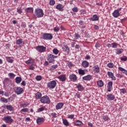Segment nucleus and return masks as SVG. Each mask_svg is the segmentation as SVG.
I'll list each match as a JSON object with an SVG mask.
<instances>
[{
  "label": "nucleus",
  "instance_id": "f257e3e1",
  "mask_svg": "<svg viewBox=\"0 0 127 127\" xmlns=\"http://www.w3.org/2000/svg\"><path fill=\"white\" fill-rule=\"evenodd\" d=\"M35 13L38 18L43 17V15H44V12H43V10L41 8H37L35 10Z\"/></svg>",
  "mask_w": 127,
  "mask_h": 127
},
{
  "label": "nucleus",
  "instance_id": "f03ea898",
  "mask_svg": "<svg viewBox=\"0 0 127 127\" xmlns=\"http://www.w3.org/2000/svg\"><path fill=\"white\" fill-rule=\"evenodd\" d=\"M40 102L42 103V104H50V99L47 95H45L41 98Z\"/></svg>",
  "mask_w": 127,
  "mask_h": 127
},
{
  "label": "nucleus",
  "instance_id": "7ed1b4c3",
  "mask_svg": "<svg viewBox=\"0 0 127 127\" xmlns=\"http://www.w3.org/2000/svg\"><path fill=\"white\" fill-rule=\"evenodd\" d=\"M57 85V82L55 80H52L48 83L47 86L49 89H54Z\"/></svg>",
  "mask_w": 127,
  "mask_h": 127
},
{
  "label": "nucleus",
  "instance_id": "20e7f679",
  "mask_svg": "<svg viewBox=\"0 0 127 127\" xmlns=\"http://www.w3.org/2000/svg\"><path fill=\"white\" fill-rule=\"evenodd\" d=\"M55 58H57V56H55L52 54H49L47 59L49 63H53L55 61Z\"/></svg>",
  "mask_w": 127,
  "mask_h": 127
},
{
  "label": "nucleus",
  "instance_id": "39448f33",
  "mask_svg": "<svg viewBox=\"0 0 127 127\" xmlns=\"http://www.w3.org/2000/svg\"><path fill=\"white\" fill-rule=\"evenodd\" d=\"M14 91L17 95H21L23 93V88L20 87H15Z\"/></svg>",
  "mask_w": 127,
  "mask_h": 127
},
{
  "label": "nucleus",
  "instance_id": "423d86ee",
  "mask_svg": "<svg viewBox=\"0 0 127 127\" xmlns=\"http://www.w3.org/2000/svg\"><path fill=\"white\" fill-rule=\"evenodd\" d=\"M37 51L39 52V53H42L46 51V47L44 46H38L36 47Z\"/></svg>",
  "mask_w": 127,
  "mask_h": 127
},
{
  "label": "nucleus",
  "instance_id": "0eeeda50",
  "mask_svg": "<svg viewBox=\"0 0 127 127\" xmlns=\"http://www.w3.org/2000/svg\"><path fill=\"white\" fill-rule=\"evenodd\" d=\"M121 9L122 8H120L114 11V12L112 13V15L114 16V17L117 18L119 17V16H121V13H120V11H121Z\"/></svg>",
  "mask_w": 127,
  "mask_h": 127
},
{
  "label": "nucleus",
  "instance_id": "6e6552de",
  "mask_svg": "<svg viewBox=\"0 0 127 127\" xmlns=\"http://www.w3.org/2000/svg\"><path fill=\"white\" fill-rule=\"evenodd\" d=\"M43 38L44 40H51L53 38V36L51 34L45 33L43 36Z\"/></svg>",
  "mask_w": 127,
  "mask_h": 127
},
{
  "label": "nucleus",
  "instance_id": "1a4fd4ad",
  "mask_svg": "<svg viewBox=\"0 0 127 127\" xmlns=\"http://www.w3.org/2000/svg\"><path fill=\"white\" fill-rule=\"evenodd\" d=\"M3 121L5 122L7 124H11L13 122V120L11 119L10 116H6L3 118Z\"/></svg>",
  "mask_w": 127,
  "mask_h": 127
},
{
  "label": "nucleus",
  "instance_id": "9d476101",
  "mask_svg": "<svg viewBox=\"0 0 127 127\" xmlns=\"http://www.w3.org/2000/svg\"><path fill=\"white\" fill-rule=\"evenodd\" d=\"M69 79L72 82H76L77 81V75L74 74H69Z\"/></svg>",
  "mask_w": 127,
  "mask_h": 127
},
{
  "label": "nucleus",
  "instance_id": "9b49d317",
  "mask_svg": "<svg viewBox=\"0 0 127 127\" xmlns=\"http://www.w3.org/2000/svg\"><path fill=\"white\" fill-rule=\"evenodd\" d=\"M56 8L60 10V11H63L64 10V6L61 4H58L56 6Z\"/></svg>",
  "mask_w": 127,
  "mask_h": 127
},
{
  "label": "nucleus",
  "instance_id": "f8f14e48",
  "mask_svg": "<svg viewBox=\"0 0 127 127\" xmlns=\"http://www.w3.org/2000/svg\"><path fill=\"white\" fill-rule=\"evenodd\" d=\"M36 122L37 125H41L42 123L44 122V119L43 118L39 117L38 119H37Z\"/></svg>",
  "mask_w": 127,
  "mask_h": 127
},
{
  "label": "nucleus",
  "instance_id": "ddd939ff",
  "mask_svg": "<svg viewBox=\"0 0 127 127\" xmlns=\"http://www.w3.org/2000/svg\"><path fill=\"white\" fill-rule=\"evenodd\" d=\"M108 101H114L115 100V95L110 94L107 95Z\"/></svg>",
  "mask_w": 127,
  "mask_h": 127
},
{
  "label": "nucleus",
  "instance_id": "4468645a",
  "mask_svg": "<svg viewBox=\"0 0 127 127\" xmlns=\"http://www.w3.org/2000/svg\"><path fill=\"white\" fill-rule=\"evenodd\" d=\"M63 106H64V104L63 103L60 102L56 106V110H60L63 108Z\"/></svg>",
  "mask_w": 127,
  "mask_h": 127
},
{
  "label": "nucleus",
  "instance_id": "2eb2a0df",
  "mask_svg": "<svg viewBox=\"0 0 127 127\" xmlns=\"http://www.w3.org/2000/svg\"><path fill=\"white\" fill-rule=\"evenodd\" d=\"M82 79L84 80V81H90V80L92 79V75H91V74H88L86 76H83Z\"/></svg>",
  "mask_w": 127,
  "mask_h": 127
},
{
  "label": "nucleus",
  "instance_id": "dca6fc26",
  "mask_svg": "<svg viewBox=\"0 0 127 127\" xmlns=\"http://www.w3.org/2000/svg\"><path fill=\"white\" fill-rule=\"evenodd\" d=\"M59 79L60 81H62V82H64V81H66V75L62 74L59 76Z\"/></svg>",
  "mask_w": 127,
  "mask_h": 127
},
{
  "label": "nucleus",
  "instance_id": "f3484780",
  "mask_svg": "<svg viewBox=\"0 0 127 127\" xmlns=\"http://www.w3.org/2000/svg\"><path fill=\"white\" fill-rule=\"evenodd\" d=\"M107 74L108 75L109 77H110V78L112 79V80H116V77L114 76V73H113V72L111 71H108Z\"/></svg>",
  "mask_w": 127,
  "mask_h": 127
},
{
  "label": "nucleus",
  "instance_id": "a211bd4d",
  "mask_svg": "<svg viewBox=\"0 0 127 127\" xmlns=\"http://www.w3.org/2000/svg\"><path fill=\"white\" fill-rule=\"evenodd\" d=\"M90 19H91V20H92V21H97L99 20V17L98 16V15L94 14L90 18Z\"/></svg>",
  "mask_w": 127,
  "mask_h": 127
},
{
  "label": "nucleus",
  "instance_id": "6ab92c4d",
  "mask_svg": "<svg viewBox=\"0 0 127 127\" xmlns=\"http://www.w3.org/2000/svg\"><path fill=\"white\" fill-rule=\"evenodd\" d=\"M41 97H42V94H41V93L38 92L35 94V97L36 100L41 99Z\"/></svg>",
  "mask_w": 127,
  "mask_h": 127
},
{
  "label": "nucleus",
  "instance_id": "aec40b11",
  "mask_svg": "<svg viewBox=\"0 0 127 127\" xmlns=\"http://www.w3.org/2000/svg\"><path fill=\"white\" fill-rule=\"evenodd\" d=\"M82 65L84 68H87V67H89V62L84 61L82 63Z\"/></svg>",
  "mask_w": 127,
  "mask_h": 127
},
{
  "label": "nucleus",
  "instance_id": "412c9836",
  "mask_svg": "<svg viewBox=\"0 0 127 127\" xmlns=\"http://www.w3.org/2000/svg\"><path fill=\"white\" fill-rule=\"evenodd\" d=\"M22 80V79L21 78V77L19 76L16 77L15 79V82L17 84H19V83H20V82H21Z\"/></svg>",
  "mask_w": 127,
  "mask_h": 127
},
{
  "label": "nucleus",
  "instance_id": "4be33fe9",
  "mask_svg": "<svg viewBox=\"0 0 127 127\" xmlns=\"http://www.w3.org/2000/svg\"><path fill=\"white\" fill-rule=\"evenodd\" d=\"M6 109H7L8 111H10V112H12V111L14 110L13 107H12V106H11V105L6 106Z\"/></svg>",
  "mask_w": 127,
  "mask_h": 127
},
{
  "label": "nucleus",
  "instance_id": "5701e85b",
  "mask_svg": "<svg viewBox=\"0 0 127 127\" xmlns=\"http://www.w3.org/2000/svg\"><path fill=\"white\" fill-rule=\"evenodd\" d=\"M115 50L116 51V54H118V55H120V54H122V52H124V50L123 49H117Z\"/></svg>",
  "mask_w": 127,
  "mask_h": 127
},
{
  "label": "nucleus",
  "instance_id": "b1692460",
  "mask_svg": "<svg viewBox=\"0 0 127 127\" xmlns=\"http://www.w3.org/2000/svg\"><path fill=\"white\" fill-rule=\"evenodd\" d=\"M119 70L120 71H121V72H123L124 74L127 75V70H126L125 68L122 67H119Z\"/></svg>",
  "mask_w": 127,
  "mask_h": 127
},
{
  "label": "nucleus",
  "instance_id": "393cba45",
  "mask_svg": "<svg viewBox=\"0 0 127 127\" xmlns=\"http://www.w3.org/2000/svg\"><path fill=\"white\" fill-rule=\"evenodd\" d=\"M76 88H77L78 91H84V87L81 84L77 85Z\"/></svg>",
  "mask_w": 127,
  "mask_h": 127
},
{
  "label": "nucleus",
  "instance_id": "a878e982",
  "mask_svg": "<svg viewBox=\"0 0 127 127\" xmlns=\"http://www.w3.org/2000/svg\"><path fill=\"white\" fill-rule=\"evenodd\" d=\"M94 68L95 73H100V67H99V65H95Z\"/></svg>",
  "mask_w": 127,
  "mask_h": 127
},
{
  "label": "nucleus",
  "instance_id": "bb28decb",
  "mask_svg": "<svg viewBox=\"0 0 127 127\" xmlns=\"http://www.w3.org/2000/svg\"><path fill=\"white\" fill-rule=\"evenodd\" d=\"M23 42V40L22 39H19L16 41V44L17 45H20Z\"/></svg>",
  "mask_w": 127,
  "mask_h": 127
},
{
  "label": "nucleus",
  "instance_id": "cd10ccee",
  "mask_svg": "<svg viewBox=\"0 0 127 127\" xmlns=\"http://www.w3.org/2000/svg\"><path fill=\"white\" fill-rule=\"evenodd\" d=\"M26 64H31V65H33L34 64V62L32 60H28L25 62Z\"/></svg>",
  "mask_w": 127,
  "mask_h": 127
},
{
  "label": "nucleus",
  "instance_id": "c85d7f7f",
  "mask_svg": "<svg viewBox=\"0 0 127 127\" xmlns=\"http://www.w3.org/2000/svg\"><path fill=\"white\" fill-rule=\"evenodd\" d=\"M0 102H2V103H5L6 104L8 101L7 100V99L5 98L4 97H1L0 99Z\"/></svg>",
  "mask_w": 127,
  "mask_h": 127
},
{
  "label": "nucleus",
  "instance_id": "c756f323",
  "mask_svg": "<svg viewBox=\"0 0 127 127\" xmlns=\"http://www.w3.org/2000/svg\"><path fill=\"white\" fill-rule=\"evenodd\" d=\"M103 120H104V122H108L109 121H110V118H109V116H104L103 117Z\"/></svg>",
  "mask_w": 127,
  "mask_h": 127
},
{
  "label": "nucleus",
  "instance_id": "7c9ffc66",
  "mask_svg": "<svg viewBox=\"0 0 127 127\" xmlns=\"http://www.w3.org/2000/svg\"><path fill=\"white\" fill-rule=\"evenodd\" d=\"M107 88L109 89H113V82L109 81L107 84Z\"/></svg>",
  "mask_w": 127,
  "mask_h": 127
},
{
  "label": "nucleus",
  "instance_id": "2f4dec72",
  "mask_svg": "<svg viewBox=\"0 0 127 127\" xmlns=\"http://www.w3.org/2000/svg\"><path fill=\"white\" fill-rule=\"evenodd\" d=\"M120 45V44L117 43H113L112 44V48L117 49L118 48V46Z\"/></svg>",
  "mask_w": 127,
  "mask_h": 127
},
{
  "label": "nucleus",
  "instance_id": "473e14b6",
  "mask_svg": "<svg viewBox=\"0 0 127 127\" xmlns=\"http://www.w3.org/2000/svg\"><path fill=\"white\" fill-rule=\"evenodd\" d=\"M63 123L64 126H66V127H68L69 126V122H68V121L66 119H63Z\"/></svg>",
  "mask_w": 127,
  "mask_h": 127
},
{
  "label": "nucleus",
  "instance_id": "72a5a7b5",
  "mask_svg": "<svg viewBox=\"0 0 127 127\" xmlns=\"http://www.w3.org/2000/svg\"><path fill=\"white\" fill-rule=\"evenodd\" d=\"M97 84L99 87H103L104 86V82L102 80H99L97 82Z\"/></svg>",
  "mask_w": 127,
  "mask_h": 127
},
{
  "label": "nucleus",
  "instance_id": "f704fd0d",
  "mask_svg": "<svg viewBox=\"0 0 127 127\" xmlns=\"http://www.w3.org/2000/svg\"><path fill=\"white\" fill-rule=\"evenodd\" d=\"M74 124L75 126H78V127H80V126H82V122L79 120H77Z\"/></svg>",
  "mask_w": 127,
  "mask_h": 127
},
{
  "label": "nucleus",
  "instance_id": "c9c22d12",
  "mask_svg": "<svg viewBox=\"0 0 127 127\" xmlns=\"http://www.w3.org/2000/svg\"><path fill=\"white\" fill-rule=\"evenodd\" d=\"M63 50L64 52H68V51H69V48L67 46H64V47L63 48Z\"/></svg>",
  "mask_w": 127,
  "mask_h": 127
},
{
  "label": "nucleus",
  "instance_id": "e433bc0d",
  "mask_svg": "<svg viewBox=\"0 0 127 127\" xmlns=\"http://www.w3.org/2000/svg\"><path fill=\"white\" fill-rule=\"evenodd\" d=\"M45 110V107H41L37 110V113H40L41 112H43V111H44Z\"/></svg>",
  "mask_w": 127,
  "mask_h": 127
},
{
  "label": "nucleus",
  "instance_id": "4c0bfd02",
  "mask_svg": "<svg viewBox=\"0 0 127 127\" xmlns=\"http://www.w3.org/2000/svg\"><path fill=\"white\" fill-rule=\"evenodd\" d=\"M26 10L27 12H33V7H28Z\"/></svg>",
  "mask_w": 127,
  "mask_h": 127
},
{
  "label": "nucleus",
  "instance_id": "58836bf2",
  "mask_svg": "<svg viewBox=\"0 0 127 127\" xmlns=\"http://www.w3.org/2000/svg\"><path fill=\"white\" fill-rule=\"evenodd\" d=\"M8 76H9L10 79H13L15 77V74L12 73H9L8 74Z\"/></svg>",
  "mask_w": 127,
  "mask_h": 127
},
{
  "label": "nucleus",
  "instance_id": "ea45409f",
  "mask_svg": "<svg viewBox=\"0 0 127 127\" xmlns=\"http://www.w3.org/2000/svg\"><path fill=\"white\" fill-rule=\"evenodd\" d=\"M29 109L28 108H23L21 110V113H28Z\"/></svg>",
  "mask_w": 127,
  "mask_h": 127
},
{
  "label": "nucleus",
  "instance_id": "a19ab883",
  "mask_svg": "<svg viewBox=\"0 0 127 127\" xmlns=\"http://www.w3.org/2000/svg\"><path fill=\"white\" fill-rule=\"evenodd\" d=\"M78 74H79V75H85V70L83 69H79L78 70Z\"/></svg>",
  "mask_w": 127,
  "mask_h": 127
},
{
  "label": "nucleus",
  "instance_id": "79ce46f5",
  "mask_svg": "<svg viewBox=\"0 0 127 127\" xmlns=\"http://www.w3.org/2000/svg\"><path fill=\"white\" fill-rule=\"evenodd\" d=\"M28 106V103H22L20 105V108H26Z\"/></svg>",
  "mask_w": 127,
  "mask_h": 127
},
{
  "label": "nucleus",
  "instance_id": "37998d69",
  "mask_svg": "<svg viewBox=\"0 0 127 127\" xmlns=\"http://www.w3.org/2000/svg\"><path fill=\"white\" fill-rule=\"evenodd\" d=\"M6 59L7 61V62H8L9 63H12V62H13V60H12V59H10V57H6Z\"/></svg>",
  "mask_w": 127,
  "mask_h": 127
},
{
  "label": "nucleus",
  "instance_id": "c03bdc74",
  "mask_svg": "<svg viewBox=\"0 0 127 127\" xmlns=\"http://www.w3.org/2000/svg\"><path fill=\"white\" fill-rule=\"evenodd\" d=\"M17 12L19 14H21V13H22V9H21V7H18L17 8Z\"/></svg>",
  "mask_w": 127,
  "mask_h": 127
},
{
  "label": "nucleus",
  "instance_id": "a18cd8bd",
  "mask_svg": "<svg viewBox=\"0 0 127 127\" xmlns=\"http://www.w3.org/2000/svg\"><path fill=\"white\" fill-rule=\"evenodd\" d=\"M120 91L121 93H122V94L127 93V89H126L125 88L120 89Z\"/></svg>",
  "mask_w": 127,
  "mask_h": 127
},
{
  "label": "nucleus",
  "instance_id": "49530a36",
  "mask_svg": "<svg viewBox=\"0 0 127 127\" xmlns=\"http://www.w3.org/2000/svg\"><path fill=\"white\" fill-rule=\"evenodd\" d=\"M53 52L55 54V55H57V54L59 53V50H58L57 49H54L53 50Z\"/></svg>",
  "mask_w": 127,
  "mask_h": 127
},
{
  "label": "nucleus",
  "instance_id": "de8ad7c7",
  "mask_svg": "<svg viewBox=\"0 0 127 127\" xmlns=\"http://www.w3.org/2000/svg\"><path fill=\"white\" fill-rule=\"evenodd\" d=\"M107 66L109 68H113L114 64H113V63H110L107 64Z\"/></svg>",
  "mask_w": 127,
  "mask_h": 127
},
{
  "label": "nucleus",
  "instance_id": "09e8293b",
  "mask_svg": "<svg viewBox=\"0 0 127 127\" xmlns=\"http://www.w3.org/2000/svg\"><path fill=\"white\" fill-rule=\"evenodd\" d=\"M80 35H79L78 34L75 33L74 35V39L75 40H77V39H78V38H80Z\"/></svg>",
  "mask_w": 127,
  "mask_h": 127
},
{
  "label": "nucleus",
  "instance_id": "8fccbe9b",
  "mask_svg": "<svg viewBox=\"0 0 127 127\" xmlns=\"http://www.w3.org/2000/svg\"><path fill=\"white\" fill-rule=\"evenodd\" d=\"M55 4V0H50V5H54Z\"/></svg>",
  "mask_w": 127,
  "mask_h": 127
},
{
  "label": "nucleus",
  "instance_id": "3c124183",
  "mask_svg": "<svg viewBox=\"0 0 127 127\" xmlns=\"http://www.w3.org/2000/svg\"><path fill=\"white\" fill-rule=\"evenodd\" d=\"M36 79L37 81H40V80H42V77L41 76H40V75H38L36 77Z\"/></svg>",
  "mask_w": 127,
  "mask_h": 127
},
{
  "label": "nucleus",
  "instance_id": "603ef678",
  "mask_svg": "<svg viewBox=\"0 0 127 127\" xmlns=\"http://www.w3.org/2000/svg\"><path fill=\"white\" fill-rule=\"evenodd\" d=\"M51 116L53 117V118H57L58 115L56 114V113H52L51 114Z\"/></svg>",
  "mask_w": 127,
  "mask_h": 127
},
{
  "label": "nucleus",
  "instance_id": "864d4df0",
  "mask_svg": "<svg viewBox=\"0 0 127 127\" xmlns=\"http://www.w3.org/2000/svg\"><path fill=\"white\" fill-rule=\"evenodd\" d=\"M72 10L73 12H78V8L77 7H74L72 8Z\"/></svg>",
  "mask_w": 127,
  "mask_h": 127
},
{
  "label": "nucleus",
  "instance_id": "5fc2aeb1",
  "mask_svg": "<svg viewBox=\"0 0 127 127\" xmlns=\"http://www.w3.org/2000/svg\"><path fill=\"white\" fill-rule=\"evenodd\" d=\"M75 97H77L78 99H80V98H81V94H80L79 92H77L75 94Z\"/></svg>",
  "mask_w": 127,
  "mask_h": 127
},
{
  "label": "nucleus",
  "instance_id": "6e6d98bb",
  "mask_svg": "<svg viewBox=\"0 0 127 127\" xmlns=\"http://www.w3.org/2000/svg\"><path fill=\"white\" fill-rule=\"evenodd\" d=\"M54 30L55 32H58L60 30V29L58 27H56L54 28Z\"/></svg>",
  "mask_w": 127,
  "mask_h": 127
},
{
  "label": "nucleus",
  "instance_id": "4d7b16f0",
  "mask_svg": "<svg viewBox=\"0 0 127 127\" xmlns=\"http://www.w3.org/2000/svg\"><path fill=\"white\" fill-rule=\"evenodd\" d=\"M68 118L70 119V120H72V119H74V115L71 114V115H68Z\"/></svg>",
  "mask_w": 127,
  "mask_h": 127
},
{
  "label": "nucleus",
  "instance_id": "13d9d810",
  "mask_svg": "<svg viewBox=\"0 0 127 127\" xmlns=\"http://www.w3.org/2000/svg\"><path fill=\"white\" fill-rule=\"evenodd\" d=\"M121 60L122 61H126L127 60V57H125L124 58H121Z\"/></svg>",
  "mask_w": 127,
  "mask_h": 127
},
{
  "label": "nucleus",
  "instance_id": "bf43d9fd",
  "mask_svg": "<svg viewBox=\"0 0 127 127\" xmlns=\"http://www.w3.org/2000/svg\"><path fill=\"white\" fill-rule=\"evenodd\" d=\"M21 27H23L24 28H25V27H26V24H25V22H22V23Z\"/></svg>",
  "mask_w": 127,
  "mask_h": 127
},
{
  "label": "nucleus",
  "instance_id": "052dcab7",
  "mask_svg": "<svg viewBox=\"0 0 127 127\" xmlns=\"http://www.w3.org/2000/svg\"><path fill=\"white\" fill-rule=\"evenodd\" d=\"M85 59H86V60H90V59H91V57H90V56L89 55H87L85 57Z\"/></svg>",
  "mask_w": 127,
  "mask_h": 127
},
{
  "label": "nucleus",
  "instance_id": "680f3d73",
  "mask_svg": "<svg viewBox=\"0 0 127 127\" xmlns=\"http://www.w3.org/2000/svg\"><path fill=\"white\" fill-rule=\"evenodd\" d=\"M4 94V92L1 90V89H0V95H2V96H3Z\"/></svg>",
  "mask_w": 127,
  "mask_h": 127
},
{
  "label": "nucleus",
  "instance_id": "e2e57ef3",
  "mask_svg": "<svg viewBox=\"0 0 127 127\" xmlns=\"http://www.w3.org/2000/svg\"><path fill=\"white\" fill-rule=\"evenodd\" d=\"M21 85H22V86H25L26 85V83H25V81H23L21 82Z\"/></svg>",
  "mask_w": 127,
  "mask_h": 127
},
{
  "label": "nucleus",
  "instance_id": "0e129e2a",
  "mask_svg": "<svg viewBox=\"0 0 127 127\" xmlns=\"http://www.w3.org/2000/svg\"><path fill=\"white\" fill-rule=\"evenodd\" d=\"M79 24H80V25H83V23H84V21H82V20H80L78 22Z\"/></svg>",
  "mask_w": 127,
  "mask_h": 127
},
{
  "label": "nucleus",
  "instance_id": "69168bd1",
  "mask_svg": "<svg viewBox=\"0 0 127 127\" xmlns=\"http://www.w3.org/2000/svg\"><path fill=\"white\" fill-rule=\"evenodd\" d=\"M94 29L96 30H99V26L97 25H94Z\"/></svg>",
  "mask_w": 127,
  "mask_h": 127
},
{
  "label": "nucleus",
  "instance_id": "338daca9",
  "mask_svg": "<svg viewBox=\"0 0 127 127\" xmlns=\"http://www.w3.org/2000/svg\"><path fill=\"white\" fill-rule=\"evenodd\" d=\"M88 126L90 127H93V124L91 123V122H89L88 123Z\"/></svg>",
  "mask_w": 127,
  "mask_h": 127
},
{
  "label": "nucleus",
  "instance_id": "774afa93",
  "mask_svg": "<svg viewBox=\"0 0 127 127\" xmlns=\"http://www.w3.org/2000/svg\"><path fill=\"white\" fill-rule=\"evenodd\" d=\"M4 96H5V97H8V96H9V94H8L7 92H5Z\"/></svg>",
  "mask_w": 127,
  "mask_h": 127
}]
</instances>
